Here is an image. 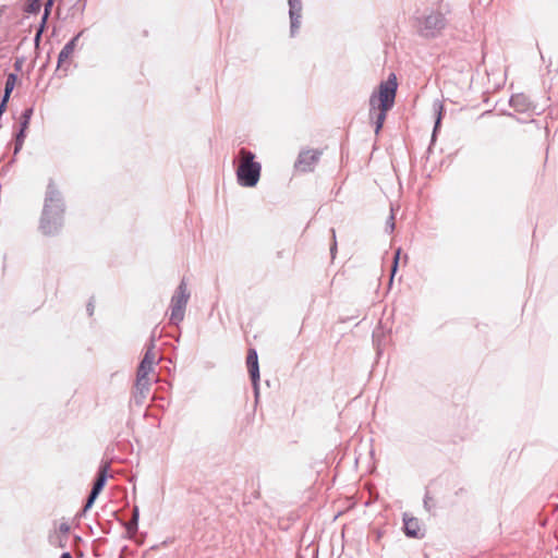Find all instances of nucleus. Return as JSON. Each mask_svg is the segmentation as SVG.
<instances>
[{
    "label": "nucleus",
    "mask_w": 558,
    "mask_h": 558,
    "mask_svg": "<svg viewBox=\"0 0 558 558\" xmlns=\"http://www.w3.org/2000/svg\"><path fill=\"white\" fill-rule=\"evenodd\" d=\"M320 157V151L315 149H306L302 150L299 154L298 160L294 165L295 169L300 172H310L314 169L315 165L318 162Z\"/></svg>",
    "instance_id": "423d86ee"
},
{
    "label": "nucleus",
    "mask_w": 558,
    "mask_h": 558,
    "mask_svg": "<svg viewBox=\"0 0 558 558\" xmlns=\"http://www.w3.org/2000/svg\"><path fill=\"white\" fill-rule=\"evenodd\" d=\"M40 0H33L34 3H38Z\"/></svg>",
    "instance_id": "cd10ccee"
},
{
    "label": "nucleus",
    "mask_w": 558,
    "mask_h": 558,
    "mask_svg": "<svg viewBox=\"0 0 558 558\" xmlns=\"http://www.w3.org/2000/svg\"><path fill=\"white\" fill-rule=\"evenodd\" d=\"M108 469H109V465L107 463L100 466L97 480L94 483L90 495H89V497L86 501V505L84 507V511L88 510L93 506L95 499L102 490V488L106 484L107 477H108Z\"/></svg>",
    "instance_id": "0eeeda50"
},
{
    "label": "nucleus",
    "mask_w": 558,
    "mask_h": 558,
    "mask_svg": "<svg viewBox=\"0 0 558 558\" xmlns=\"http://www.w3.org/2000/svg\"><path fill=\"white\" fill-rule=\"evenodd\" d=\"M386 229L389 232H392L395 230V214H393L392 208H391V214L386 221Z\"/></svg>",
    "instance_id": "4be33fe9"
},
{
    "label": "nucleus",
    "mask_w": 558,
    "mask_h": 558,
    "mask_svg": "<svg viewBox=\"0 0 558 558\" xmlns=\"http://www.w3.org/2000/svg\"><path fill=\"white\" fill-rule=\"evenodd\" d=\"M433 107H434V110L436 112V122H435V128H434V133H436V131H437V129H438V126L440 125V122H441L444 106H442L441 101L436 100L433 104Z\"/></svg>",
    "instance_id": "f3484780"
},
{
    "label": "nucleus",
    "mask_w": 558,
    "mask_h": 558,
    "mask_svg": "<svg viewBox=\"0 0 558 558\" xmlns=\"http://www.w3.org/2000/svg\"><path fill=\"white\" fill-rule=\"evenodd\" d=\"M24 138H25V129L21 128L20 133L16 135L15 153L22 147Z\"/></svg>",
    "instance_id": "aec40b11"
},
{
    "label": "nucleus",
    "mask_w": 558,
    "mask_h": 558,
    "mask_svg": "<svg viewBox=\"0 0 558 558\" xmlns=\"http://www.w3.org/2000/svg\"><path fill=\"white\" fill-rule=\"evenodd\" d=\"M15 81H16L15 74H10L8 76L7 82H5V88H4V97H3L2 104L0 105V110L4 107V104L8 100L9 96L14 87Z\"/></svg>",
    "instance_id": "ddd939ff"
},
{
    "label": "nucleus",
    "mask_w": 558,
    "mask_h": 558,
    "mask_svg": "<svg viewBox=\"0 0 558 558\" xmlns=\"http://www.w3.org/2000/svg\"><path fill=\"white\" fill-rule=\"evenodd\" d=\"M52 3H53V0H48L45 4V14H44V17H43V22H45L48 17V14H49V10L50 8L52 7Z\"/></svg>",
    "instance_id": "5701e85b"
},
{
    "label": "nucleus",
    "mask_w": 558,
    "mask_h": 558,
    "mask_svg": "<svg viewBox=\"0 0 558 558\" xmlns=\"http://www.w3.org/2000/svg\"><path fill=\"white\" fill-rule=\"evenodd\" d=\"M159 360V355L154 351V341H151L150 345L147 348L146 353L143 357V361L148 362V364L155 365Z\"/></svg>",
    "instance_id": "dca6fc26"
},
{
    "label": "nucleus",
    "mask_w": 558,
    "mask_h": 558,
    "mask_svg": "<svg viewBox=\"0 0 558 558\" xmlns=\"http://www.w3.org/2000/svg\"><path fill=\"white\" fill-rule=\"evenodd\" d=\"M82 35V32L78 33L74 38H72L60 51L59 58H58V66L60 68L64 62H66L73 54L76 41L78 37Z\"/></svg>",
    "instance_id": "9d476101"
},
{
    "label": "nucleus",
    "mask_w": 558,
    "mask_h": 558,
    "mask_svg": "<svg viewBox=\"0 0 558 558\" xmlns=\"http://www.w3.org/2000/svg\"><path fill=\"white\" fill-rule=\"evenodd\" d=\"M63 213V208L61 205V201L56 194V197L50 195L46 199L44 214L41 218L40 228L45 234L54 233L58 228L61 226V214Z\"/></svg>",
    "instance_id": "20e7f679"
},
{
    "label": "nucleus",
    "mask_w": 558,
    "mask_h": 558,
    "mask_svg": "<svg viewBox=\"0 0 558 558\" xmlns=\"http://www.w3.org/2000/svg\"><path fill=\"white\" fill-rule=\"evenodd\" d=\"M70 531V526L68 523L63 522L59 525V532L62 534L61 536H57L56 545L59 547H64L66 542V535Z\"/></svg>",
    "instance_id": "2eb2a0df"
},
{
    "label": "nucleus",
    "mask_w": 558,
    "mask_h": 558,
    "mask_svg": "<svg viewBox=\"0 0 558 558\" xmlns=\"http://www.w3.org/2000/svg\"><path fill=\"white\" fill-rule=\"evenodd\" d=\"M288 2L290 7L289 14L291 20V34L294 35L301 23L302 3L301 0H288Z\"/></svg>",
    "instance_id": "1a4fd4ad"
},
{
    "label": "nucleus",
    "mask_w": 558,
    "mask_h": 558,
    "mask_svg": "<svg viewBox=\"0 0 558 558\" xmlns=\"http://www.w3.org/2000/svg\"><path fill=\"white\" fill-rule=\"evenodd\" d=\"M404 532L408 536L417 537L420 532L418 521L415 518H404Z\"/></svg>",
    "instance_id": "f8f14e48"
},
{
    "label": "nucleus",
    "mask_w": 558,
    "mask_h": 558,
    "mask_svg": "<svg viewBox=\"0 0 558 558\" xmlns=\"http://www.w3.org/2000/svg\"><path fill=\"white\" fill-rule=\"evenodd\" d=\"M521 100H523V97H522V96H520V95H517V96H512V97H511L510 102H511V105H512L513 107H519V101H521Z\"/></svg>",
    "instance_id": "b1692460"
},
{
    "label": "nucleus",
    "mask_w": 558,
    "mask_h": 558,
    "mask_svg": "<svg viewBox=\"0 0 558 558\" xmlns=\"http://www.w3.org/2000/svg\"><path fill=\"white\" fill-rule=\"evenodd\" d=\"M153 364H148V362L142 360L137 369V376L148 377L149 373L153 372Z\"/></svg>",
    "instance_id": "a211bd4d"
},
{
    "label": "nucleus",
    "mask_w": 558,
    "mask_h": 558,
    "mask_svg": "<svg viewBox=\"0 0 558 558\" xmlns=\"http://www.w3.org/2000/svg\"><path fill=\"white\" fill-rule=\"evenodd\" d=\"M447 24L446 15L436 10L416 17L414 28L421 37L432 39L440 36Z\"/></svg>",
    "instance_id": "f03ea898"
},
{
    "label": "nucleus",
    "mask_w": 558,
    "mask_h": 558,
    "mask_svg": "<svg viewBox=\"0 0 558 558\" xmlns=\"http://www.w3.org/2000/svg\"><path fill=\"white\" fill-rule=\"evenodd\" d=\"M150 378L136 376L135 389L137 393L145 399L149 392Z\"/></svg>",
    "instance_id": "9b49d317"
},
{
    "label": "nucleus",
    "mask_w": 558,
    "mask_h": 558,
    "mask_svg": "<svg viewBox=\"0 0 558 558\" xmlns=\"http://www.w3.org/2000/svg\"><path fill=\"white\" fill-rule=\"evenodd\" d=\"M190 299L186 283L182 281L171 298L170 322L174 325L181 323L184 318L185 307Z\"/></svg>",
    "instance_id": "39448f33"
},
{
    "label": "nucleus",
    "mask_w": 558,
    "mask_h": 558,
    "mask_svg": "<svg viewBox=\"0 0 558 558\" xmlns=\"http://www.w3.org/2000/svg\"><path fill=\"white\" fill-rule=\"evenodd\" d=\"M400 254H401V248H398L396 251L395 257H393V265H392V268H391V279L393 278V276H395V274L397 271Z\"/></svg>",
    "instance_id": "412c9836"
},
{
    "label": "nucleus",
    "mask_w": 558,
    "mask_h": 558,
    "mask_svg": "<svg viewBox=\"0 0 558 558\" xmlns=\"http://www.w3.org/2000/svg\"><path fill=\"white\" fill-rule=\"evenodd\" d=\"M397 87V77L391 74L386 82L380 83L378 89L369 97V119L375 124L376 134L380 132L387 112L395 104Z\"/></svg>",
    "instance_id": "f257e3e1"
},
{
    "label": "nucleus",
    "mask_w": 558,
    "mask_h": 558,
    "mask_svg": "<svg viewBox=\"0 0 558 558\" xmlns=\"http://www.w3.org/2000/svg\"><path fill=\"white\" fill-rule=\"evenodd\" d=\"M40 34H41V29L37 33L36 39H38L40 37Z\"/></svg>",
    "instance_id": "bb28decb"
},
{
    "label": "nucleus",
    "mask_w": 558,
    "mask_h": 558,
    "mask_svg": "<svg viewBox=\"0 0 558 558\" xmlns=\"http://www.w3.org/2000/svg\"><path fill=\"white\" fill-rule=\"evenodd\" d=\"M87 310H88L89 314H92V313H93V306H92V304H90V303L88 304V308H87Z\"/></svg>",
    "instance_id": "a878e982"
},
{
    "label": "nucleus",
    "mask_w": 558,
    "mask_h": 558,
    "mask_svg": "<svg viewBox=\"0 0 558 558\" xmlns=\"http://www.w3.org/2000/svg\"><path fill=\"white\" fill-rule=\"evenodd\" d=\"M246 364L248 368L250 376L252 378L253 385L255 389H257V381L259 379V367H258V357L255 349H250L246 357Z\"/></svg>",
    "instance_id": "6e6552de"
},
{
    "label": "nucleus",
    "mask_w": 558,
    "mask_h": 558,
    "mask_svg": "<svg viewBox=\"0 0 558 558\" xmlns=\"http://www.w3.org/2000/svg\"><path fill=\"white\" fill-rule=\"evenodd\" d=\"M140 511L137 507H134L132 519L126 524V530L130 534H135L137 531Z\"/></svg>",
    "instance_id": "4468645a"
},
{
    "label": "nucleus",
    "mask_w": 558,
    "mask_h": 558,
    "mask_svg": "<svg viewBox=\"0 0 558 558\" xmlns=\"http://www.w3.org/2000/svg\"><path fill=\"white\" fill-rule=\"evenodd\" d=\"M60 558H72L70 553H63Z\"/></svg>",
    "instance_id": "393cba45"
},
{
    "label": "nucleus",
    "mask_w": 558,
    "mask_h": 558,
    "mask_svg": "<svg viewBox=\"0 0 558 558\" xmlns=\"http://www.w3.org/2000/svg\"><path fill=\"white\" fill-rule=\"evenodd\" d=\"M33 116V108H27L26 110H24L23 114H22V122H21V128L22 129H27L28 128V124H29V120Z\"/></svg>",
    "instance_id": "6ab92c4d"
},
{
    "label": "nucleus",
    "mask_w": 558,
    "mask_h": 558,
    "mask_svg": "<svg viewBox=\"0 0 558 558\" xmlns=\"http://www.w3.org/2000/svg\"><path fill=\"white\" fill-rule=\"evenodd\" d=\"M255 155L242 148L239 153V166L236 169L238 181L242 186L253 187L260 177V163L254 160Z\"/></svg>",
    "instance_id": "7ed1b4c3"
}]
</instances>
